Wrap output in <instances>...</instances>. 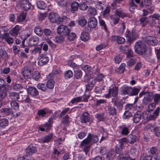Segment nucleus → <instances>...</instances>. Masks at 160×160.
Listing matches in <instances>:
<instances>
[{
	"label": "nucleus",
	"instance_id": "35",
	"mask_svg": "<svg viewBox=\"0 0 160 160\" xmlns=\"http://www.w3.org/2000/svg\"><path fill=\"white\" fill-rule=\"evenodd\" d=\"M116 154L114 151H109L106 154V158L108 160H112L115 157Z\"/></svg>",
	"mask_w": 160,
	"mask_h": 160
},
{
	"label": "nucleus",
	"instance_id": "29",
	"mask_svg": "<svg viewBox=\"0 0 160 160\" xmlns=\"http://www.w3.org/2000/svg\"><path fill=\"white\" fill-rule=\"evenodd\" d=\"M107 112L110 116H114L116 114L117 111L116 108L112 106H108L107 107Z\"/></svg>",
	"mask_w": 160,
	"mask_h": 160
},
{
	"label": "nucleus",
	"instance_id": "28",
	"mask_svg": "<svg viewBox=\"0 0 160 160\" xmlns=\"http://www.w3.org/2000/svg\"><path fill=\"white\" fill-rule=\"evenodd\" d=\"M9 97L12 101H15L19 99V93L15 92H11L9 93Z\"/></svg>",
	"mask_w": 160,
	"mask_h": 160
},
{
	"label": "nucleus",
	"instance_id": "50",
	"mask_svg": "<svg viewBox=\"0 0 160 160\" xmlns=\"http://www.w3.org/2000/svg\"><path fill=\"white\" fill-rule=\"evenodd\" d=\"M32 78L36 81L39 80L41 78V76L40 72L37 71H35L32 76Z\"/></svg>",
	"mask_w": 160,
	"mask_h": 160
},
{
	"label": "nucleus",
	"instance_id": "34",
	"mask_svg": "<svg viewBox=\"0 0 160 160\" xmlns=\"http://www.w3.org/2000/svg\"><path fill=\"white\" fill-rule=\"evenodd\" d=\"M79 4L78 2H74L72 3L71 7V11L72 13H74L77 11L79 7Z\"/></svg>",
	"mask_w": 160,
	"mask_h": 160
},
{
	"label": "nucleus",
	"instance_id": "26",
	"mask_svg": "<svg viewBox=\"0 0 160 160\" xmlns=\"http://www.w3.org/2000/svg\"><path fill=\"white\" fill-rule=\"evenodd\" d=\"M105 2L103 1L98 0L95 3L96 8L97 9L102 11L103 10Z\"/></svg>",
	"mask_w": 160,
	"mask_h": 160
},
{
	"label": "nucleus",
	"instance_id": "5",
	"mask_svg": "<svg viewBox=\"0 0 160 160\" xmlns=\"http://www.w3.org/2000/svg\"><path fill=\"white\" fill-rule=\"evenodd\" d=\"M80 120L81 122L82 123L92 122L93 121L92 119L90 117V114L87 112H82L80 117Z\"/></svg>",
	"mask_w": 160,
	"mask_h": 160
},
{
	"label": "nucleus",
	"instance_id": "27",
	"mask_svg": "<svg viewBox=\"0 0 160 160\" xmlns=\"http://www.w3.org/2000/svg\"><path fill=\"white\" fill-rule=\"evenodd\" d=\"M142 115H141L140 112H137L135 113L133 118V121L134 123H138L141 119Z\"/></svg>",
	"mask_w": 160,
	"mask_h": 160
},
{
	"label": "nucleus",
	"instance_id": "56",
	"mask_svg": "<svg viewBox=\"0 0 160 160\" xmlns=\"http://www.w3.org/2000/svg\"><path fill=\"white\" fill-rule=\"evenodd\" d=\"M34 31L37 35L39 36H42L43 33L42 29L39 27H36L34 29Z\"/></svg>",
	"mask_w": 160,
	"mask_h": 160
},
{
	"label": "nucleus",
	"instance_id": "37",
	"mask_svg": "<svg viewBox=\"0 0 160 160\" xmlns=\"http://www.w3.org/2000/svg\"><path fill=\"white\" fill-rule=\"evenodd\" d=\"M99 23L101 28L104 29L107 33H108V31L105 22L103 20L101 19L99 20Z\"/></svg>",
	"mask_w": 160,
	"mask_h": 160
},
{
	"label": "nucleus",
	"instance_id": "40",
	"mask_svg": "<svg viewBox=\"0 0 160 160\" xmlns=\"http://www.w3.org/2000/svg\"><path fill=\"white\" fill-rule=\"evenodd\" d=\"M111 89V95L113 97L116 98L118 95V88L117 86L113 87L112 88H109Z\"/></svg>",
	"mask_w": 160,
	"mask_h": 160
},
{
	"label": "nucleus",
	"instance_id": "39",
	"mask_svg": "<svg viewBox=\"0 0 160 160\" xmlns=\"http://www.w3.org/2000/svg\"><path fill=\"white\" fill-rule=\"evenodd\" d=\"M26 14L23 12L21 13L17 17V21L18 22H22L26 19Z\"/></svg>",
	"mask_w": 160,
	"mask_h": 160
},
{
	"label": "nucleus",
	"instance_id": "41",
	"mask_svg": "<svg viewBox=\"0 0 160 160\" xmlns=\"http://www.w3.org/2000/svg\"><path fill=\"white\" fill-rule=\"evenodd\" d=\"M55 82L53 79H50L47 82L46 84V87L47 88L49 89L53 88L54 86Z\"/></svg>",
	"mask_w": 160,
	"mask_h": 160
},
{
	"label": "nucleus",
	"instance_id": "54",
	"mask_svg": "<svg viewBox=\"0 0 160 160\" xmlns=\"http://www.w3.org/2000/svg\"><path fill=\"white\" fill-rule=\"evenodd\" d=\"M82 72L80 70H77L74 71V76L77 79L80 78L82 76Z\"/></svg>",
	"mask_w": 160,
	"mask_h": 160
},
{
	"label": "nucleus",
	"instance_id": "43",
	"mask_svg": "<svg viewBox=\"0 0 160 160\" xmlns=\"http://www.w3.org/2000/svg\"><path fill=\"white\" fill-rule=\"evenodd\" d=\"M126 64L122 63L121 64L119 67L117 69L116 71L120 74L123 73L125 68Z\"/></svg>",
	"mask_w": 160,
	"mask_h": 160
},
{
	"label": "nucleus",
	"instance_id": "46",
	"mask_svg": "<svg viewBox=\"0 0 160 160\" xmlns=\"http://www.w3.org/2000/svg\"><path fill=\"white\" fill-rule=\"evenodd\" d=\"M73 73L70 70H68L65 72L64 74V78L66 79H68L71 78L73 76Z\"/></svg>",
	"mask_w": 160,
	"mask_h": 160
},
{
	"label": "nucleus",
	"instance_id": "64",
	"mask_svg": "<svg viewBox=\"0 0 160 160\" xmlns=\"http://www.w3.org/2000/svg\"><path fill=\"white\" fill-rule=\"evenodd\" d=\"M79 9L82 11L86 10L88 8V6L85 2L80 3V4H79Z\"/></svg>",
	"mask_w": 160,
	"mask_h": 160
},
{
	"label": "nucleus",
	"instance_id": "31",
	"mask_svg": "<svg viewBox=\"0 0 160 160\" xmlns=\"http://www.w3.org/2000/svg\"><path fill=\"white\" fill-rule=\"evenodd\" d=\"M89 38V35L88 33L84 31L82 32L80 37V39L82 41L85 42L88 40Z\"/></svg>",
	"mask_w": 160,
	"mask_h": 160
},
{
	"label": "nucleus",
	"instance_id": "49",
	"mask_svg": "<svg viewBox=\"0 0 160 160\" xmlns=\"http://www.w3.org/2000/svg\"><path fill=\"white\" fill-rule=\"evenodd\" d=\"M132 116L131 112L128 111H125L123 115V118L124 119H128L131 117Z\"/></svg>",
	"mask_w": 160,
	"mask_h": 160
},
{
	"label": "nucleus",
	"instance_id": "48",
	"mask_svg": "<svg viewBox=\"0 0 160 160\" xmlns=\"http://www.w3.org/2000/svg\"><path fill=\"white\" fill-rule=\"evenodd\" d=\"M154 102L156 104H158L160 101V94L155 93L153 96Z\"/></svg>",
	"mask_w": 160,
	"mask_h": 160
},
{
	"label": "nucleus",
	"instance_id": "47",
	"mask_svg": "<svg viewBox=\"0 0 160 160\" xmlns=\"http://www.w3.org/2000/svg\"><path fill=\"white\" fill-rule=\"evenodd\" d=\"M88 11V14L91 16H95L97 14V11L94 8L89 7Z\"/></svg>",
	"mask_w": 160,
	"mask_h": 160
},
{
	"label": "nucleus",
	"instance_id": "57",
	"mask_svg": "<svg viewBox=\"0 0 160 160\" xmlns=\"http://www.w3.org/2000/svg\"><path fill=\"white\" fill-rule=\"evenodd\" d=\"M67 36L68 40L70 41H73L76 37V34L73 32L69 33Z\"/></svg>",
	"mask_w": 160,
	"mask_h": 160
},
{
	"label": "nucleus",
	"instance_id": "53",
	"mask_svg": "<svg viewBox=\"0 0 160 160\" xmlns=\"http://www.w3.org/2000/svg\"><path fill=\"white\" fill-rule=\"evenodd\" d=\"M69 116L68 114L66 115L62 118V123L65 125L68 124L69 123Z\"/></svg>",
	"mask_w": 160,
	"mask_h": 160
},
{
	"label": "nucleus",
	"instance_id": "22",
	"mask_svg": "<svg viewBox=\"0 0 160 160\" xmlns=\"http://www.w3.org/2000/svg\"><path fill=\"white\" fill-rule=\"evenodd\" d=\"M114 14L116 16L123 19L127 16V14L125 12L124 10L121 8H118L115 10Z\"/></svg>",
	"mask_w": 160,
	"mask_h": 160
},
{
	"label": "nucleus",
	"instance_id": "52",
	"mask_svg": "<svg viewBox=\"0 0 160 160\" xmlns=\"http://www.w3.org/2000/svg\"><path fill=\"white\" fill-rule=\"evenodd\" d=\"M119 49L122 52L125 54L131 48L128 45H124L123 46H121L120 47Z\"/></svg>",
	"mask_w": 160,
	"mask_h": 160
},
{
	"label": "nucleus",
	"instance_id": "24",
	"mask_svg": "<svg viewBox=\"0 0 160 160\" xmlns=\"http://www.w3.org/2000/svg\"><path fill=\"white\" fill-rule=\"evenodd\" d=\"M130 87L127 86H124L121 88L120 94L122 95L129 94L130 92Z\"/></svg>",
	"mask_w": 160,
	"mask_h": 160
},
{
	"label": "nucleus",
	"instance_id": "15",
	"mask_svg": "<svg viewBox=\"0 0 160 160\" xmlns=\"http://www.w3.org/2000/svg\"><path fill=\"white\" fill-rule=\"evenodd\" d=\"M28 94H30L32 97H35L39 94V92L37 89L34 87H29L27 89Z\"/></svg>",
	"mask_w": 160,
	"mask_h": 160
},
{
	"label": "nucleus",
	"instance_id": "12",
	"mask_svg": "<svg viewBox=\"0 0 160 160\" xmlns=\"http://www.w3.org/2000/svg\"><path fill=\"white\" fill-rule=\"evenodd\" d=\"M118 128L120 130L119 132L123 136H126L130 133L129 127H126L125 124L119 126Z\"/></svg>",
	"mask_w": 160,
	"mask_h": 160
},
{
	"label": "nucleus",
	"instance_id": "51",
	"mask_svg": "<svg viewBox=\"0 0 160 160\" xmlns=\"http://www.w3.org/2000/svg\"><path fill=\"white\" fill-rule=\"evenodd\" d=\"M37 87L39 89L42 91H46L47 90V88L45 84L39 83L37 85Z\"/></svg>",
	"mask_w": 160,
	"mask_h": 160
},
{
	"label": "nucleus",
	"instance_id": "1",
	"mask_svg": "<svg viewBox=\"0 0 160 160\" xmlns=\"http://www.w3.org/2000/svg\"><path fill=\"white\" fill-rule=\"evenodd\" d=\"M136 140V136L132 134H129L127 138L124 137L118 140V144L116 145L115 148L116 153L118 154L123 151H125V146L127 142L132 144Z\"/></svg>",
	"mask_w": 160,
	"mask_h": 160
},
{
	"label": "nucleus",
	"instance_id": "32",
	"mask_svg": "<svg viewBox=\"0 0 160 160\" xmlns=\"http://www.w3.org/2000/svg\"><path fill=\"white\" fill-rule=\"evenodd\" d=\"M1 112L6 115H12L13 112L11 109L7 108H2L0 109Z\"/></svg>",
	"mask_w": 160,
	"mask_h": 160
},
{
	"label": "nucleus",
	"instance_id": "62",
	"mask_svg": "<svg viewBox=\"0 0 160 160\" xmlns=\"http://www.w3.org/2000/svg\"><path fill=\"white\" fill-rule=\"evenodd\" d=\"M157 149L156 147H152L150 149V152L153 156L154 155H155V156L158 155V154L156 153Z\"/></svg>",
	"mask_w": 160,
	"mask_h": 160
},
{
	"label": "nucleus",
	"instance_id": "8",
	"mask_svg": "<svg viewBox=\"0 0 160 160\" xmlns=\"http://www.w3.org/2000/svg\"><path fill=\"white\" fill-rule=\"evenodd\" d=\"M39 39L38 37L36 36H32L27 40V42L30 46H36L38 43Z\"/></svg>",
	"mask_w": 160,
	"mask_h": 160
},
{
	"label": "nucleus",
	"instance_id": "9",
	"mask_svg": "<svg viewBox=\"0 0 160 160\" xmlns=\"http://www.w3.org/2000/svg\"><path fill=\"white\" fill-rule=\"evenodd\" d=\"M112 102L113 103V106L116 107L118 110H121L122 109L124 103L123 99L119 98H112Z\"/></svg>",
	"mask_w": 160,
	"mask_h": 160
},
{
	"label": "nucleus",
	"instance_id": "17",
	"mask_svg": "<svg viewBox=\"0 0 160 160\" xmlns=\"http://www.w3.org/2000/svg\"><path fill=\"white\" fill-rule=\"evenodd\" d=\"M49 61V59L48 57L41 54L40 58L38 62V64L40 66H42L46 64Z\"/></svg>",
	"mask_w": 160,
	"mask_h": 160
},
{
	"label": "nucleus",
	"instance_id": "10",
	"mask_svg": "<svg viewBox=\"0 0 160 160\" xmlns=\"http://www.w3.org/2000/svg\"><path fill=\"white\" fill-rule=\"evenodd\" d=\"M59 15L58 13L53 12L50 13L48 17L49 21L51 22L55 23L57 24L59 23V22L58 21H59Z\"/></svg>",
	"mask_w": 160,
	"mask_h": 160
},
{
	"label": "nucleus",
	"instance_id": "7",
	"mask_svg": "<svg viewBox=\"0 0 160 160\" xmlns=\"http://www.w3.org/2000/svg\"><path fill=\"white\" fill-rule=\"evenodd\" d=\"M143 40L147 44L152 46H155L158 43V41L156 38L151 36L145 37Z\"/></svg>",
	"mask_w": 160,
	"mask_h": 160
},
{
	"label": "nucleus",
	"instance_id": "20",
	"mask_svg": "<svg viewBox=\"0 0 160 160\" xmlns=\"http://www.w3.org/2000/svg\"><path fill=\"white\" fill-rule=\"evenodd\" d=\"M98 21L97 19L94 17H91L89 18L88 26L90 28H95L97 25Z\"/></svg>",
	"mask_w": 160,
	"mask_h": 160
},
{
	"label": "nucleus",
	"instance_id": "42",
	"mask_svg": "<svg viewBox=\"0 0 160 160\" xmlns=\"http://www.w3.org/2000/svg\"><path fill=\"white\" fill-rule=\"evenodd\" d=\"M156 104L154 102L149 104L148 107L147 111L148 112H152L155 108Z\"/></svg>",
	"mask_w": 160,
	"mask_h": 160
},
{
	"label": "nucleus",
	"instance_id": "61",
	"mask_svg": "<svg viewBox=\"0 0 160 160\" xmlns=\"http://www.w3.org/2000/svg\"><path fill=\"white\" fill-rule=\"evenodd\" d=\"M82 101V98L81 97H77L73 98L71 101L70 102L73 104L75 102H79Z\"/></svg>",
	"mask_w": 160,
	"mask_h": 160
},
{
	"label": "nucleus",
	"instance_id": "19",
	"mask_svg": "<svg viewBox=\"0 0 160 160\" xmlns=\"http://www.w3.org/2000/svg\"><path fill=\"white\" fill-rule=\"evenodd\" d=\"M8 32H5L2 34V38L9 44H12L14 41L12 38L10 36Z\"/></svg>",
	"mask_w": 160,
	"mask_h": 160
},
{
	"label": "nucleus",
	"instance_id": "3",
	"mask_svg": "<svg viewBox=\"0 0 160 160\" xmlns=\"http://www.w3.org/2000/svg\"><path fill=\"white\" fill-rule=\"evenodd\" d=\"M135 52L139 55H144L147 51L146 45L141 41L137 42L134 46Z\"/></svg>",
	"mask_w": 160,
	"mask_h": 160
},
{
	"label": "nucleus",
	"instance_id": "63",
	"mask_svg": "<svg viewBox=\"0 0 160 160\" xmlns=\"http://www.w3.org/2000/svg\"><path fill=\"white\" fill-rule=\"evenodd\" d=\"M135 58H129V60L127 62V65L129 67H131L135 64Z\"/></svg>",
	"mask_w": 160,
	"mask_h": 160
},
{
	"label": "nucleus",
	"instance_id": "11",
	"mask_svg": "<svg viewBox=\"0 0 160 160\" xmlns=\"http://www.w3.org/2000/svg\"><path fill=\"white\" fill-rule=\"evenodd\" d=\"M31 71L30 68L27 66L24 67L22 70V74L25 79H28L31 76Z\"/></svg>",
	"mask_w": 160,
	"mask_h": 160
},
{
	"label": "nucleus",
	"instance_id": "2",
	"mask_svg": "<svg viewBox=\"0 0 160 160\" xmlns=\"http://www.w3.org/2000/svg\"><path fill=\"white\" fill-rule=\"evenodd\" d=\"M98 140L99 139L97 135H92L90 133H89L87 138L81 142L80 148L82 149L87 155L90 147V143L92 142L93 143H96Z\"/></svg>",
	"mask_w": 160,
	"mask_h": 160
},
{
	"label": "nucleus",
	"instance_id": "45",
	"mask_svg": "<svg viewBox=\"0 0 160 160\" xmlns=\"http://www.w3.org/2000/svg\"><path fill=\"white\" fill-rule=\"evenodd\" d=\"M10 105L11 108L15 111H17L19 109V106L18 103L15 101H12L11 102Z\"/></svg>",
	"mask_w": 160,
	"mask_h": 160
},
{
	"label": "nucleus",
	"instance_id": "14",
	"mask_svg": "<svg viewBox=\"0 0 160 160\" xmlns=\"http://www.w3.org/2000/svg\"><path fill=\"white\" fill-rule=\"evenodd\" d=\"M21 29V27L19 25H17L9 31V34L11 36L16 37L19 33Z\"/></svg>",
	"mask_w": 160,
	"mask_h": 160
},
{
	"label": "nucleus",
	"instance_id": "30",
	"mask_svg": "<svg viewBox=\"0 0 160 160\" xmlns=\"http://www.w3.org/2000/svg\"><path fill=\"white\" fill-rule=\"evenodd\" d=\"M140 89L135 87L130 88V92L129 96H136L138 95L140 91Z\"/></svg>",
	"mask_w": 160,
	"mask_h": 160
},
{
	"label": "nucleus",
	"instance_id": "36",
	"mask_svg": "<svg viewBox=\"0 0 160 160\" xmlns=\"http://www.w3.org/2000/svg\"><path fill=\"white\" fill-rule=\"evenodd\" d=\"M37 5L38 8L42 10L45 9L47 7L46 4L42 1H38Z\"/></svg>",
	"mask_w": 160,
	"mask_h": 160
},
{
	"label": "nucleus",
	"instance_id": "25",
	"mask_svg": "<svg viewBox=\"0 0 160 160\" xmlns=\"http://www.w3.org/2000/svg\"><path fill=\"white\" fill-rule=\"evenodd\" d=\"M52 126L49 125L47 123L41 125L39 126L38 129L39 130L44 132L45 131L47 132L51 129Z\"/></svg>",
	"mask_w": 160,
	"mask_h": 160
},
{
	"label": "nucleus",
	"instance_id": "4",
	"mask_svg": "<svg viewBox=\"0 0 160 160\" xmlns=\"http://www.w3.org/2000/svg\"><path fill=\"white\" fill-rule=\"evenodd\" d=\"M125 36L128 41L130 42L135 40L138 37V34L136 31L133 29L131 31H130L127 29L125 33Z\"/></svg>",
	"mask_w": 160,
	"mask_h": 160
},
{
	"label": "nucleus",
	"instance_id": "16",
	"mask_svg": "<svg viewBox=\"0 0 160 160\" xmlns=\"http://www.w3.org/2000/svg\"><path fill=\"white\" fill-rule=\"evenodd\" d=\"M25 151L27 155H32L37 152V149L35 146L30 145L26 148Z\"/></svg>",
	"mask_w": 160,
	"mask_h": 160
},
{
	"label": "nucleus",
	"instance_id": "59",
	"mask_svg": "<svg viewBox=\"0 0 160 160\" xmlns=\"http://www.w3.org/2000/svg\"><path fill=\"white\" fill-rule=\"evenodd\" d=\"M147 19V17H142L139 20L140 24H142V27H144L147 24L146 22Z\"/></svg>",
	"mask_w": 160,
	"mask_h": 160
},
{
	"label": "nucleus",
	"instance_id": "60",
	"mask_svg": "<svg viewBox=\"0 0 160 160\" xmlns=\"http://www.w3.org/2000/svg\"><path fill=\"white\" fill-rule=\"evenodd\" d=\"M64 40L63 37L61 36H57L54 39V41L55 42L59 43H62L63 41Z\"/></svg>",
	"mask_w": 160,
	"mask_h": 160
},
{
	"label": "nucleus",
	"instance_id": "13",
	"mask_svg": "<svg viewBox=\"0 0 160 160\" xmlns=\"http://www.w3.org/2000/svg\"><path fill=\"white\" fill-rule=\"evenodd\" d=\"M20 7L24 11H27L31 8V4L28 0H22L20 1Z\"/></svg>",
	"mask_w": 160,
	"mask_h": 160
},
{
	"label": "nucleus",
	"instance_id": "55",
	"mask_svg": "<svg viewBox=\"0 0 160 160\" xmlns=\"http://www.w3.org/2000/svg\"><path fill=\"white\" fill-rule=\"evenodd\" d=\"M87 23V20L84 18H79L78 23L80 26L83 27L85 26Z\"/></svg>",
	"mask_w": 160,
	"mask_h": 160
},
{
	"label": "nucleus",
	"instance_id": "58",
	"mask_svg": "<svg viewBox=\"0 0 160 160\" xmlns=\"http://www.w3.org/2000/svg\"><path fill=\"white\" fill-rule=\"evenodd\" d=\"M117 154H119L118 156V160H128L127 158V157L126 155L124 156L122 151Z\"/></svg>",
	"mask_w": 160,
	"mask_h": 160
},
{
	"label": "nucleus",
	"instance_id": "6",
	"mask_svg": "<svg viewBox=\"0 0 160 160\" xmlns=\"http://www.w3.org/2000/svg\"><path fill=\"white\" fill-rule=\"evenodd\" d=\"M70 30L67 26L60 25L57 28V33L62 36H67L70 32Z\"/></svg>",
	"mask_w": 160,
	"mask_h": 160
},
{
	"label": "nucleus",
	"instance_id": "38",
	"mask_svg": "<svg viewBox=\"0 0 160 160\" xmlns=\"http://www.w3.org/2000/svg\"><path fill=\"white\" fill-rule=\"evenodd\" d=\"M9 124L8 120L6 118H2L0 119V127L3 128H5Z\"/></svg>",
	"mask_w": 160,
	"mask_h": 160
},
{
	"label": "nucleus",
	"instance_id": "21",
	"mask_svg": "<svg viewBox=\"0 0 160 160\" xmlns=\"http://www.w3.org/2000/svg\"><path fill=\"white\" fill-rule=\"evenodd\" d=\"M53 135L50 133L42 137L40 140V142L41 143H49L52 141Z\"/></svg>",
	"mask_w": 160,
	"mask_h": 160
},
{
	"label": "nucleus",
	"instance_id": "18",
	"mask_svg": "<svg viewBox=\"0 0 160 160\" xmlns=\"http://www.w3.org/2000/svg\"><path fill=\"white\" fill-rule=\"evenodd\" d=\"M160 112V107H157L153 113L152 114L148 116V119L151 120H155L159 116Z\"/></svg>",
	"mask_w": 160,
	"mask_h": 160
},
{
	"label": "nucleus",
	"instance_id": "23",
	"mask_svg": "<svg viewBox=\"0 0 160 160\" xmlns=\"http://www.w3.org/2000/svg\"><path fill=\"white\" fill-rule=\"evenodd\" d=\"M51 111L48 108H45L43 109L39 110L37 112L38 114L42 117H45L47 114L51 113Z\"/></svg>",
	"mask_w": 160,
	"mask_h": 160
},
{
	"label": "nucleus",
	"instance_id": "33",
	"mask_svg": "<svg viewBox=\"0 0 160 160\" xmlns=\"http://www.w3.org/2000/svg\"><path fill=\"white\" fill-rule=\"evenodd\" d=\"M105 114L104 113H97L95 115V117L99 122L104 121L105 120Z\"/></svg>",
	"mask_w": 160,
	"mask_h": 160
},
{
	"label": "nucleus",
	"instance_id": "44",
	"mask_svg": "<svg viewBox=\"0 0 160 160\" xmlns=\"http://www.w3.org/2000/svg\"><path fill=\"white\" fill-rule=\"evenodd\" d=\"M8 89L7 88L0 90V100H2L7 95Z\"/></svg>",
	"mask_w": 160,
	"mask_h": 160
}]
</instances>
